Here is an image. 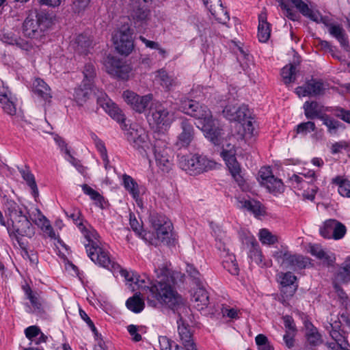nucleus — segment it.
<instances>
[{"instance_id":"nucleus-51","label":"nucleus","mask_w":350,"mask_h":350,"mask_svg":"<svg viewBox=\"0 0 350 350\" xmlns=\"http://www.w3.org/2000/svg\"><path fill=\"white\" fill-rule=\"evenodd\" d=\"M279 279L282 287L285 288L293 285L297 278L291 272L288 271L284 273H280L279 274Z\"/></svg>"},{"instance_id":"nucleus-18","label":"nucleus","mask_w":350,"mask_h":350,"mask_svg":"<svg viewBox=\"0 0 350 350\" xmlns=\"http://www.w3.org/2000/svg\"><path fill=\"white\" fill-rule=\"evenodd\" d=\"M181 132L177 136L174 146L180 149L187 148L195 137V131L193 125L187 120H183L180 123Z\"/></svg>"},{"instance_id":"nucleus-23","label":"nucleus","mask_w":350,"mask_h":350,"mask_svg":"<svg viewBox=\"0 0 350 350\" xmlns=\"http://www.w3.org/2000/svg\"><path fill=\"white\" fill-rule=\"evenodd\" d=\"M155 78L163 88L167 91L172 90L178 83L177 78L163 68L156 72Z\"/></svg>"},{"instance_id":"nucleus-17","label":"nucleus","mask_w":350,"mask_h":350,"mask_svg":"<svg viewBox=\"0 0 350 350\" xmlns=\"http://www.w3.org/2000/svg\"><path fill=\"white\" fill-rule=\"evenodd\" d=\"M224 116L230 121L239 123L250 117V110L247 105H227L223 109Z\"/></svg>"},{"instance_id":"nucleus-37","label":"nucleus","mask_w":350,"mask_h":350,"mask_svg":"<svg viewBox=\"0 0 350 350\" xmlns=\"http://www.w3.org/2000/svg\"><path fill=\"white\" fill-rule=\"evenodd\" d=\"M208 10L214 18L221 24L226 25L230 20L229 14L224 8L221 2L215 6L210 5Z\"/></svg>"},{"instance_id":"nucleus-8","label":"nucleus","mask_w":350,"mask_h":350,"mask_svg":"<svg viewBox=\"0 0 350 350\" xmlns=\"http://www.w3.org/2000/svg\"><path fill=\"white\" fill-rule=\"evenodd\" d=\"M273 258L285 269H305L309 263V258L299 254H292L288 251L278 250L274 252Z\"/></svg>"},{"instance_id":"nucleus-64","label":"nucleus","mask_w":350,"mask_h":350,"mask_svg":"<svg viewBox=\"0 0 350 350\" xmlns=\"http://www.w3.org/2000/svg\"><path fill=\"white\" fill-rule=\"evenodd\" d=\"M159 342L161 350H172V341L167 336H159Z\"/></svg>"},{"instance_id":"nucleus-34","label":"nucleus","mask_w":350,"mask_h":350,"mask_svg":"<svg viewBox=\"0 0 350 350\" xmlns=\"http://www.w3.org/2000/svg\"><path fill=\"white\" fill-rule=\"evenodd\" d=\"M107 256L109 258V260L111 265H110L111 267L102 266L103 267H105L108 270L111 271L113 273H115L116 271H119L120 273V275L124 277L126 282H130L129 286L132 291H135V287L133 286V282H134V277L135 274L133 272H129L125 269H122L120 265L116 262H114L113 260H111L109 254L107 252Z\"/></svg>"},{"instance_id":"nucleus-14","label":"nucleus","mask_w":350,"mask_h":350,"mask_svg":"<svg viewBox=\"0 0 350 350\" xmlns=\"http://www.w3.org/2000/svg\"><path fill=\"white\" fill-rule=\"evenodd\" d=\"M105 66L107 72L116 77L121 79H127L131 68L129 64L122 62L120 59L109 56L105 62Z\"/></svg>"},{"instance_id":"nucleus-33","label":"nucleus","mask_w":350,"mask_h":350,"mask_svg":"<svg viewBox=\"0 0 350 350\" xmlns=\"http://www.w3.org/2000/svg\"><path fill=\"white\" fill-rule=\"evenodd\" d=\"M270 25L267 21L265 14L259 16V24L258 27V38L260 42H266L270 38Z\"/></svg>"},{"instance_id":"nucleus-30","label":"nucleus","mask_w":350,"mask_h":350,"mask_svg":"<svg viewBox=\"0 0 350 350\" xmlns=\"http://www.w3.org/2000/svg\"><path fill=\"white\" fill-rule=\"evenodd\" d=\"M234 128L237 131V139H245L254 135V126L251 120L235 123Z\"/></svg>"},{"instance_id":"nucleus-39","label":"nucleus","mask_w":350,"mask_h":350,"mask_svg":"<svg viewBox=\"0 0 350 350\" xmlns=\"http://www.w3.org/2000/svg\"><path fill=\"white\" fill-rule=\"evenodd\" d=\"M19 172L28 186L31 189V194L36 199L38 197L39 192L33 174L30 172L29 169L27 167L25 168L19 169Z\"/></svg>"},{"instance_id":"nucleus-54","label":"nucleus","mask_w":350,"mask_h":350,"mask_svg":"<svg viewBox=\"0 0 350 350\" xmlns=\"http://www.w3.org/2000/svg\"><path fill=\"white\" fill-rule=\"evenodd\" d=\"M81 187H82V190L85 194L88 195L91 198L92 200L101 203L103 197L98 191L93 189L92 187H90V186H88L86 184L83 185Z\"/></svg>"},{"instance_id":"nucleus-61","label":"nucleus","mask_w":350,"mask_h":350,"mask_svg":"<svg viewBox=\"0 0 350 350\" xmlns=\"http://www.w3.org/2000/svg\"><path fill=\"white\" fill-rule=\"evenodd\" d=\"M336 227L335 229V231L334 232V237L333 239L335 240H338L342 239L347 232V228L344 224L340 223V221H338V224H336Z\"/></svg>"},{"instance_id":"nucleus-36","label":"nucleus","mask_w":350,"mask_h":350,"mask_svg":"<svg viewBox=\"0 0 350 350\" xmlns=\"http://www.w3.org/2000/svg\"><path fill=\"white\" fill-rule=\"evenodd\" d=\"M33 91L36 94L45 100L51 98V92L49 86L42 79H36L33 83Z\"/></svg>"},{"instance_id":"nucleus-50","label":"nucleus","mask_w":350,"mask_h":350,"mask_svg":"<svg viewBox=\"0 0 350 350\" xmlns=\"http://www.w3.org/2000/svg\"><path fill=\"white\" fill-rule=\"evenodd\" d=\"M83 74L84 78L82 82H85V83H89L90 85H93V79L95 76L94 66L91 64H86L84 66Z\"/></svg>"},{"instance_id":"nucleus-3","label":"nucleus","mask_w":350,"mask_h":350,"mask_svg":"<svg viewBox=\"0 0 350 350\" xmlns=\"http://www.w3.org/2000/svg\"><path fill=\"white\" fill-rule=\"evenodd\" d=\"M66 216L71 219L81 230L87 243H84L88 256L96 264L100 266L111 267L107 251L100 246L99 235L93 228H86L82 223L81 211L76 208L65 211Z\"/></svg>"},{"instance_id":"nucleus-15","label":"nucleus","mask_w":350,"mask_h":350,"mask_svg":"<svg viewBox=\"0 0 350 350\" xmlns=\"http://www.w3.org/2000/svg\"><path fill=\"white\" fill-rule=\"evenodd\" d=\"M184 312H178L177 319L178 334L180 342L184 346L187 350H198L193 340V333L190 327L186 324L183 314Z\"/></svg>"},{"instance_id":"nucleus-7","label":"nucleus","mask_w":350,"mask_h":350,"mask_svg":"<svg viewBox=\"0 0 350 350\" xmlns=\"http://www.w3.org/2000/svg\"><path fill=\"white\" fill-rule=\"evenodd\" d=\"M216 163L206 157L198 154L182 155L178 159V165L191 175H197L211 170Z\"/></svg>"},{"instance_id":"nucleus-57","label":"nucleus","mask_w":350,"mask_h":350,"mask_svg":"<svg viewBox=\"0 0 350 350\" xmlns=\"http://www.w3.org/2000/svg\"><path fill=\"white\" fill-rule=\"evenodd\" d=\"M316 129L313 122H303L297 125V133L306 134L308 132L314 131Z\"/></svg>"},{"instance_id":"nucleus-25","label":"nucleus","mask_w":350,"mask_h":350,"mask_svg":"<svg viewBox=\"0 0 350 350\" xmlns=\"http://www.w3.org/2000/svg\"><path fill=\"white\" fill-rule=\"evenodd\" d=\"M325 327L334 341L341 342V340L346 339L341 329V322L337 316L331 315Z\"/></svg>"},{"instance_id":"nucleus-10","label":"nucleus","mask_w":350,"mask_h":350,"mask_svg":"<svg viewBox=\"0 0 350 350\" xmlns=\"http://www.w3.org/2000/svg\"><path fill=\"white\" fill-rule=\"evenodd\" d=\"M154 154L157 166L163 172H169L172 166V150L167 146L166 142L156 140L154 144Z\"/></svg>"},{"instance_id":"nucleus-46","label":"nucleus","mask_w":350,"mask_h":350,"mask_svg":"<svg viewBox=\"0 0 350 350\" xmlns=\"http://www.w3.org/2000/svg\"><path fill=\"white\" fill-rule=\"evenodd\" d=\"M224 258H226V259L223 260L224 267L232 275H238L239 269L234 256L229 254L227 256H224Z\"/></svg>"},{"instance_id":"nucleus-28","label":"nucleus","mask_w":350,"mask_h":350,"mask_svg":"<svg viewBox=\"0 0 350 350\" xmlns=\"http://www.w3.org/2000/svg\"><path fill=\"white\" fill-rule=\"evenodd\" d=\"M237 206L241 209L247 210L256 216L262 215L264 213V210L260 202L254 200L237 198Z\"/></svg>"},{"instance_id":"nucleus-49","label":"nucleus","mask_w":350,"mask_h":350,"mask_svg":"<svg viewBox=\"0 0 350 350\" xmlns=\"http://www.w3.org/2000/svg\"><path fill=\"white\" fill-rule=\"evenodd\" d=\"M25 291L27 298L29 299L32 306L35 308V310L40 311L42 309V303L40 295L36 293H33L29 287L25 288Z\"/></svg>"},{"instance_id":"nucleus-32","label":"nucleus","mask_w":350,"mask_h":350,"mask_svg":"<svg viewBox=\"0 0 350 350\" xmlns=\"http://www.w3.org/2000/svg\"><path fill=\"white\" fill-rule=\"evenodd\" d=\"M329 33L340 42L345 50L349 48L347 36L345 29L338 25H332L328 29Z\"/></svg>"},{"instance_id":"nucleus-5","label":"nucleus","mask_w":350,"mask_h":350,"mask_svg":"<svg viewBox=\"0 0 350 350\" xmlns=\"http://www.w3.org/2000/svg\"><path fill=\"white\" fill-rule=\"evenodd\" d=\"M5 206V214L11 223V227H8V233L22 247L21 237L31 238L35 234V228L29 221L27 213H25L15 202L8 201Z\"/></svg>"},{"instance_id":"nucleus-53","label":"nucleus","mask_w":350,"mask_h":350,"mask_svg":"<svg viewBox=\"0 0 350 350\" xmlns=\"http://www.w3.org/2000/svg\"><path fill=\"white\" fill-rule=\"evenodd\" d=\"M321 120L323 121V124L327 126L330 133L333 134L336 133V130L340 125L339 122L329 118L327 115L321 116Z\"/></svg>"},{"instance_id":"nucleus-44","label":"nucleus","mask_w":350,"mask_h":350,"mask_svg":"<svg viewBox=\"0 0 350 350\" xmlns=\"http://www.w3.org/2000/svg\"><path fill=\"white\" fill-rule=\"evenodd\" d=\"M281 76L285 84L293 83L296 79V66L292 64L285 66L282 69Z\"/></svg>"},{"instance_id":"nucleus-59","label":"nucleus","mask_w":350,"mask_h":350,"mask_svg":"<svg viewBox=\"0 0 350 350\" xmlns=\"http://www.w3.org/2000/svg\"><path fill=\"white\" fill-rule=\"evenodd\" d=\"M281 8L286 12V16L292 21H297L299 16L293 10L290 8L284 2L281 1L280 3Z\"/></svg>"},{"instance_id":"nucleus-58","label":"nucleus","mask_w":350,"mask_h":350,"mask_svg":"<svg viewBox=\"0 0 350 350\" xmlns=\"http://www.w3.org/2000/svg\"><path fill=\"white\" fill-rule=\"evenodd\" d=\"M259 182L262 185H264V181H268L271 177L274 176L272 174L271 170L269 167H262L259 171Z\"/></svg>"},{"instance_id":"nucleus-41","label":"nucleus","mask_w":350,"mask_h":350,"mask_svg":"<svg viewBox=\"0 0 350 350\" xmlns=\"http://www.w3.org/2000/svg\"><path fill=\"white\" fill-rule=\"evenodd\" d=\"M126 306L131 311L135 313H139L142 312L144 308V301L140 297V293H135L133 297L127 299Z\"/></svg>"},{"instance_id":"nucleus-4","label":"nucleus","mask_w":350,"mask_h":350,"mask_svg":"<svg viewBox=\"0 0 350 350\" xmlns=\"http://www.w3.org/2000/svg\"><path fill=\"white\" fill-rule=\"evenodd\" d=\"M181 107L185 113L199 121L206 138L215 145L219 144L221 129L216 126L212 113L206 105L193 100H185L183 101Z\"/></svg>"},{"instance_id":"nucleus-13","label":"nucleus","mask_w":350,"mask_h":350,"mask_svg":"<svg viewBox=\"0 0 350 350\" xmlns=\"http://www.w3.org/2000/svg\"><path fill=\"white\" fill-rule=\"evenodd\" d=\"M151 222L156 231L157 239L163 243H170L172 224L162 215L153 216Z\"/></svg>"},{"instance_id":"nucleus-27","label":"nucleus","mask_w":350,"mask_h":350,"mask_svg":"<svg viewBox=\"0 0 350 350\" xmlns=\"http://www.w3.org/2000/svg\"><path fill=\"white\" fill-rule=\"evenodd\" d=\"M93 90V85L85 82H81V84L75 90L74 99L79 106H83L89 99Z\"/></svg>"},{"instance_id":"nucleus-47","label":"nucleus","mask_w":350,"mask_h":350,"mask_svg":"<svg viewBox=\"0 0 350 350\" xmlns=\"http://www.w3.org/2000/svg\"><path fill=\"white\" fill-rule=\"evenodd\" d=\"M258 234L262 244L273 245L278 241V237L266 228L261 229Z\"/></svg>"},{"instance_id":"nucleus-42","label":"nucleus","mask_w":350,"mask_h":350,"mask_svg":"<svg viewBox=\"0 0 350 350\" xmlns=\"http://www.w3.org/2000/svg\"><path fill=\"white\" fill-rule=\"evenodd\" d=\"M338 221L333 219L326 220L323 223V225L320 228L319 232L321 235L325 239H333V234L335 231Z\"/></svg>"},{"instance_id":"nucleus-19","label":"nucleus","mask_w":350,"mask_h":350,"mask_svg":"<svg viewBox=\"0 0 350 350\" xmlns=\"http://www.w3.org/2000/svg\"><path fill=\"white\" fill-rule=\"evenodd\" d=\"M131 16L135 27L141 31L142 29H146L149 20L150 10L144 5H141L136 1L132 6Z\"/></svg>"},{"instance_id":"nucleus-29","label":"nucleus","mask_w":350,"mask_h":350,"mask_svg":"<svg viewBox=\"0 0 350 350\" xmlns=\"http://www.w3.org/2000/svg\"><path fill=\"white\" fill-rule=\"evenodd\" d=\"M122 185L125 189L132 196L137 204L141 202L140 189L137 182L129 175L126 174L122 175Z\"/></svg>"},{"instance_id":"nucleus-9","label":"nucleus","mask_w":350,"mask_h":350,"mask_svg":"<svg viewBox=\"0 0 350 350\" xmlns=\"http://www.w3.org/2000/svg\"><path fill=\"white\" fill-rule=\"evenodd\" d=\"M115 48L122 55L130 54L133 48L131 29L129 25H122L112 37Z\"/></svg>"},{"instance_id":"nucleus-60","label":"nucleus","mask_w":350,"mask_h":350,"mask_svg":"<svg viewBox=\"0 0 350 350\" xmlns=\"http://www.w3.org/2000/svg\"><path fill=\"white\" fill-rule=\"evenodd\" d=\"M284 324L286 329V332L289 334H296L297 329L293 319L290 316H285L283 318Z\"/></svg>"},{"instance_id":"nucleus-52","label":"nucleus","mask_w":350,"mask_h":350,"mask_svg":"<svg viewBox=\"0 0 350 350\" xmlns=\"http://www.w3.org/2000/svg\"><path fill=\"white\" fill-rule=\"evenodd\" d=\"M75 44L77 45L75 47L79 53H83L86 51L87 48H88L90 43L88 38L81 34L77 37Z\"/></svg>"},{"instance_id":"nucleus-43","label":"nucleus","mask_w":350,"mask_h":350,"mask_svg":"<svg viewBox=\"0 0 350 350\" xmlns=\"http://www.w3.org/2000/svg\"><path fill=\"white\" fill-rule=\"evenodd\" d=\"M332 183L338 185V193L343 197L350 198V180L336 176L332 179Z\"/></svg>"},{"instance_id":"nucleus-48","label":"nucleus","mask_w":350,"mask_h":350,"mask_svg":"<svg viewBox=\"0 0 350 350\" xmlns=\"http://www.w3.org/2000/svg\"><path fill=\"white\" fill-rule=\"evenodd\" d=\"M248 256L255 263L258 265L262 263V255L258 243H252L249 250Z\"/></svg>"},{"instance_id":"nucleus-31","label":"nucleus","mask_w":350,"mask_h":350,"mask_svg":"<svg viewBox=\"0 0 350 350\" xmlns=\"http://www.w3.org/2000/svg\"><path fill=\"white\" fill-rule=\"evenodd\" d=\"M37 211V218L35 219L34 223L49 237L52 239L55 238V233L50 224V221L47 218L41 213L39 209Z\"/></svg>"},{"instance_id":"nucleus-11","label":"nucleus","mask_w":350,"mask_h":350,"mask_svg":"<svg viewBox=\"0 0 350 350\" xmlns=\"http://www.w3.org/2000/svg\"><path fill=\"white\" fill-rule=\"evenodd\" d=\"M148 120L150 124L157 127L167 126L172 122V115L162 104L157 102L151 104Z\"/></svg>"},{"instance_id":"nucleus-16","label":"nucleus","mask_w":350,"mask_h":350,"mask_svg":"<svg viewBox=\"0 0 350 350\" xmlns=\"http://www.w3.org/2000/svg\"><path fill=\"white\" fill-rule=\"evenodd\" d=\"M124 101L138 113H142L152 100V95L149 94L140 96L129 90L124 91L122 94Z\"/></svg>"},{"instance_id":"nucleus-26","label":"nucleus","mask_w":350,"mask_h":350,"mask_svg":"<svg viewBox=\"0 0 350 350\" xmlns=\"http://www.w3.org/2000/svg\"><path fill=\"white\" fill-rule=\"evenodd\" d=\"M192 295V300L196 303V307L200 310L206 308L209 304V296L206 290L200 284Z\"/></svg>"},{"instance_id":"nucleus-2","label":"nucleus","mask_w":350,"mask_h":350,"mask_svg":"<svg viewBox=\"0 0 350 350\" xmlns=\"http://www.w3.org/2000/svg\"><path fill=\"white\" fill-rule=\"evenodd\" d=\"M172 279L170 281L161 280L157 284L148 288L150 294L147 296L148 304L157 307L161 304L174 311V312H187L188 308L185 306L183 299L175 290Z\"/></svg>"},{"instance_id":"nucleus-55","label":"nucleus","mask_w":350,"mask_h":350,"mask_svg":"<svg viewBox=\"0 0 350 350\" xmlns=\"http://www.w3.org/2000/svg\"><path fill=\"white\" fill-rule=\"evenodd\" d=\"M129 224L132 230L136 233L137 235L141 237H144V232L142 230V226L132 214H130Z\"/></svg>"},{"instance_id":"nucleus-6","label":"nucleus","mask_w":350,"mask_h":350,"mask_svg":"<svg viewBox=\"0 0 350 350\" xmlns=\"http://www.w3.org/2000/svg\"><path fill=\"white\" fill-rule=\"evenodd\" d=\"M51 19L43 12H31L23 23V33L25 36L34 40H41L51 25Z\"/></svg>"},{"instance_id":"nucleus-20","label":"nucleus","mask_w":350,"mask_h":350,"mask_svg":"<svg viewBox=\"0 0 350 350\" xmlns=\"http://www.w3.org/2000/svg\"><path fill=\"white\" fill-rule=\"evenodd\" d=\"M310 253L317 259L320 260L326 267H332L336 261L334 253L327 250L320 245L314 244L309 246Z\"/></svg>"},{"instance_id":"nucleus-63","label":"nucleus","mask_w":350,"mask_h":350,"mask_svg":"<svg viewBox=\"0 0 350 350\" xmlns=\"http://www.w3.org/2000/svg\"><path fill=\"white\" fill-rule=\"evenodd\" d=\"M335 115L343 121L350 123V110L338 108L336 109Z\"/></svg>"},{"instance_id":"nucleus-35","label":"nucleus","mask_w":350,"mask_h":350,"mask_svg":"<svg viewBox=\"0 0 350 350\" xmlns=\"http://www.w3.org/2000/svg\"><path fill=\"white\" fill-rule=\"evenodd\" d=\"M304 113L307 118L314 119L318 118L321 119L322 114L321 107L316 101H306L304 104Z\"/></svg>"},{"instance_id":"nucleus-1","label":"nucleus","mask_w":350,"mask_h":350,"mask_svg":"<svg viewBox=\"0 0 350 350\" xmlns=\"http://www.w3.org/2000/svg\"><path fill=\"white\" fill-rule=\"evenodd\" d=\"M97 98V103L113 119L120 123L124 130H127L126 139L129 144L142 155H145L150 148V142L146 131L137 124H131L127 129L126 118L121 110L112 102L107 95L101 90L94 92Z\"/></svg>"},{"instance_id":"nucleus-56","label":"nucleus","mask_w":350,"mask_h":350,"mask_svg":"<svg viewBox=\"0 0 350 350\" xmlns=\"http://www.w3.org/2000/svg\"><path fill=\"white\" fill-rule=\"evenodd\" d=\"M90 2V0H75L72 5V9L75 13H80L88 8Z\"/></svg>"},{"instance_id":"nucleus-38","label":"nucleus","mask_w":350,"mask_h":350,"mask_svg":"<svg viewBox=\"0 0 350 350\" xmlns=\"http://www.w3.org/2000/svg\"><path fill=\"white\" fill-rule=\"evenodd\" d=\"M0 39L2 42L8 44L16 45L21 49H27L28 44L12 32L0 33Z\"/></svg>"},{"instance_id":"nucleus-40","label":"nucleus","mask_w":350,"mask_h":350,"mask_svg":"<svg viewBox=\"0 0 350 350\" xmlns=\"http://www.w3.org/2000/svg\"><path fill=\"white\" fill-rule=\"evenodd\" d=\"M305 327L306 329V337L307 342L312 346H317L320 344L321 335L317 328L310 322L305 323Z\"/></svg>"},{"instance_id":"nucleus-12","label":"nucleus","mask_w":350,"mask_h":350,"mask_svg":"<svg viewBox=\"0 0 350 350\" xmlns=\"http://www.w3.org/2000/svg\"><path fill=\"white\" fill-rule=\"evenodd\" d=\"M221 156L225 161L226 164L234 180L239 186L243 185L245 180L241 174V167L235 157V147L230 146V149L222 148Z\"/></svg>"},{"instance_id":"nucleus-24","label":"nucleus","mask_w":350,"mask_h":350,"mask_svg":"<svg viewBox=\"0 0 350 350\" xmlns=\"http://www.w3.org/2000/svg\"><path fill=\"white\" fill-rule=\"evenodd\" d=\"M349 282H350V258L338 268L334 275V288L337 291H340L338 284H346Z\"/></svg>"},{"instance_id":"nucleus-45","label":"nucleus","mask_w":350,"mask_h":350,"mask_svg":"<svg viewBox=\"0 0 350 350\" xmlns=\"http://www.w3.org/2000/svg\"><path fill=\"white\" fill-rule=\"evenodd\" d=\"M268 181H264L263 186L271 193H281L283 191V183L275 176L271 177Z\"/></svg>"},{"instance_id":"nucleus-62","label":"nucleus","mask_w":350,"mask_h":350,"mask_svg":"<svg viewBox=\"0 0 350 350\" xmlns=\"http://www.w3.org/2000/svg\"><path fill=\"white\" fill-rule=\"evenodd\" d=\"M335 342V343L329 344V348L331 350H350L349 348V344L348 343L347 339L341 340V342Z\"/></svg>"},{"instance_id":"nucleus-22","label":"nucleus","mask_w":350,"mask_h":350,"mask_svg":"<svg viewBox=\"0 0 350 350\" xmlns=\"http://www.w3.org/2000/svg\"><path fill=\"white\" fill-rule=\"evenodd\" d=\"M15 101L16 98L12 94L8 88L3 86L0 88V103L2 105L3 111L8 115L14 116L16 114Z\"/></svg>"},{"instance_id":"nucleus-21","label":"nucleus","mask_w":350,"mask_h":350,"mask_svg":"<svg viewBox=\"0 0 350 350\" xmlns=\"http://www.w3.org/2000/svg\"><path fill=\"white\" fill-rule=\"evenodd\" d=\"M323 83L320 81L311 79L307 81L303 86L296 88V94L299 96H317L323 92Z\"/></svg>"}]
</instances>
